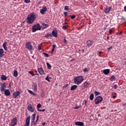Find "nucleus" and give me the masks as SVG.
<instances>
[{"label": "nucleus", "mask_w": 126, "mask_h": 126, "mask_svg": "<svg viewBox=\"0 0 126 126\" xmlns=\"http://www.w3.org/2000/svg\"><path fill=\"white\" fill-rule=\"evenodd\" d=\"M37 18V14L36 13L32 12L28 15L27 18V23L28 24H32Z\"/></svg>", "instance_id": "1"}, {"label": "nucleus", "mask_w": 126, "mask_h": 126, "mask_svg": "<svg viewBox=\"0 0 126 126\" xmlns=\"http://www.w3.org/2000/svg\"><path fill=\"white\" fill-rule=\"evenodd\" d=\"M84 80V79H83V76H78L74 78V82L75 84H77L78 85L80 84Z\"/></svg>", "instance_id": "2"}, {"label": "nucleus", "mask_w": 126, "mask_h": 126, "mask_svg": "<svg viewBox=\"0 0 126 126\" xmlns=\"http://www.w3.org/2000/svg\"><path fill=\"white\" fill-rule=\"evenodd\" d=\"M32 32H36L38 30H41V26L39 24L34 25L32 27Z\"/></svg>", "instance_id": "3"}, {"label": "nucleus", "mask_w": 126, "mask_h": 126, "mask_svg": "<svg viewBox=\"0 0 126 126\" xmlns=\"http://www.w3.org/2000/svg\"><path fill=\"white\" fill-rule=\"evenodd\" d=\"M26 49H28L29 51H32L34 50L33 47L32 46V44H31V42L30 41H28L26 44Z\"/></svg>", "instance_id": "4"}, {"label": "nucleus", "mask_w": 126, "mask_h": 126, "mask_svg": "<svg viewBox=\"0 0 126 126\" xmlns=\"http://www.w3.org/2000/svg\"><path fill=\"white\" fill-rule=\"evenodd\" d=\"M101 101H103V97L101 96H97L94 100L95 105H98Z\"/></svg>", "instance_id": "5"}, {"label": "nucleus", "mask_w": 126, "mask_h": 126, "mask_svg": "<svg viewBox=\"0 0 126 126\" xmlns=\"http://www.w3.org/2000/svg\"><path fill=\"white\" fill-rule=\"evenodd\" d=\"M0 85H1V87H0V92H1V93H3V92H4V91L5 90V88H6L5 83H3L0 82Z\"/></svg>", "instance_id": "6"}, {"label": "nucleus", "mask_w": 126, "mask_h": 126, "mask_svg": "<svg viewBox=\"0 0 126 126\" xmlns=\"http://www.w3.org/2000/svg\"><path fill=\"white\" fill-rule=\"evenodd\" d=\"M17 125V118L16 117L12 119L11 122L10 126H15Z\"/></svg>", "instance_id": "7"}, {"label": "nucleus", "mask_w": 126, "mask_h": 126, "mask_svg": "<svg viewBox=\"0 0 126 126\" xmlns=\"http://www.w3.org/2000/svg\"><path fill=\"white\" fill-rule=\"evenodd\" d=\"M21 93L20 92L17 91V92H14L13 93L12 96L14 99H16L18 96L20 95Z\"/></svg>", "instance_id": "8"}, {"label": "nucleus", "mask_w": 126, "mask_h": 126, "mask_svg": "<svg viewBox=\"0 0 126 126\" xmlns=\"http://www.w3.org/2000/svg\"><path fill=\"white\" fill-rule=\"evenodd\" d=\"M27 109L29 112H33L34 111V107H32V105L30 103L28 105Z\"/></svg>", "instance_id": "9"}, {"label": "nucleus", "mask_w": 126, "mask_h": 126, "mask_svg": "<svg viewBox=\"0 0 126 126\" xmlns=\"http://www.w3.org/2000/svg\"><path fill=\"white\" fill-rule=\"evenodd\" d=\"M46 11H47V7L45 6L40 9V13L41 14H45V12H46Z\"/></svg>", "instance_id": "10"}, {"label": "nucleus", "mask_w": 126, "mask_h": 126, "mask_svg": "<svg viewBox=\"0 0 126 126\" xmlns=\"http://www.w3.org/2000/svg\"><path fill=\"white\" fill-rule=\"evenodd\" d=\"M37 71L39 72L40 75H42L44 74V73H45V72L44 71V70H43V68L42 67L38 68L37 69Z\"/></svg>", "instance_id": "11"}, {"label": "nucleus", "mask_w": 126, "mask_h": 126, "mask_svg": "<svg viewBox=\"0 0 126 126\" xmlns=\"http://www.w3.org/2000/svg\"><path fill=\"white\" fill-rule=\"evenodd\" d=\"M93 40H89L87 41L86 44L88 47H91L93 45Z\"/></svg>", "instance_id": "12"}, {"label": "nucleus", "mask_w": 126, "mask_h": 126, "mask_svg": "<svg viewBox=\"0 0 126 126\" xmlns=\"http://www.w3.org/2000/svg\"><path fill=\"white\" fill-rule=\"evenodd\" d=\"M75 125L77 126H85L84 123L81 122H76Z\"/></svg>", "instance_id": "13"}, {"label": "nucleus", "mask_w": 126, "mask_h": 126, "mask_svg": "<svg viewBox=\"0 0 126 126\" xmlns=\"http://www.w3.org/2000/svg\"><path fill=\"white\" fill-rule=\"evenodd\" d=\"M26 125L29 126L30 125V116L27 117L26 120Z\"/></svg>", "instance_id": "14"}, {"label": "nucleus", "mask_w": 126, "mask_h": 126, "mask_svg": "<svg viewBox=\"0 0 126 126\" xmlns=\"http://www.w3.org/2000/svg\"><path fill=\"white\" fill-rule=\"evenodd\" d=\"M4 51L3 49L0 48V58H2L4 56Z\"/></svg>", "instance_id": "15"}, {"label": "nucleus", "mask_w": 126, "mask_h": 126, "mask_svg": "<svg viewBox=\"0 0 126 126\" xmlns=\"http://www.w3.org/2000/svg\"><path fill=\"white\" fill-rule=\"evenodd\" d=\"M4 95H5V96H9L10 95V92L8 89L5 90V91H4Z\"/></svg>", "instance_id": "16"}, {"label": "nucleus", "mask_w": 126, "mask_h": 126, "mask_svg": "<svg viewBox=\"0 0 126 126\" xmlns=\"http://www.w3.org/2000/svg\"><path fill=\"white\" fill-rule=\"evenodd\" d=\"M103 73H104V74H105V75H107V74H109L110 73V69H105L103 70Z\"/></svg>", "instance_id": "17"}, {"label": "nucleus", "mask_w": 126, "mask_h": 126, "mask_svg": "<svg viewBox=\"0 0 126 126\" xmlns=\"http://www.w3.org/2000/svg\"><path fill=\"white\" fill-rule=\"evenodd\" d=\"M111 8H112L111 7H107L106 8L104 9V11L105 13H108V12H110V10H111Z\"/></svg>", "instance_id": "18"}, {"label": "nucleus", "mask_w": 126, "mask_h": 126, "mask_svg": "<svg viewBox=\"0 0 126 126\" xmlns=\"http://www.w3.org/2000/svg\"><path fill=\"white\" fill-rule=\"evenodd\" d=\"M32 86L33 87V90L35 92H37V84L36 83H34L32 85Z\"/></svg>", "instance_id": "19"}, {"label": "nucleus", "mask_w": 126, "mask_h": 126, "mask_svg": "<svg viewBox=\"0 0 126 126\" xmlns=\"http://www.w3.org/2000/svg\"><path fill=\"white\" fill-rule=\"evenodd\" d=\"M52 35L54 36V37H58V32H55V31H53L52 32Z\"/></svg>", "instance_id": "20"}, {"label": "nucleus", "mask_w": 126, "mask_h": 126, "mask_svg": "<svg viewBox=\"0 0 126 126\" xmlns=\"http://www.w3.org/2000/svg\"><path fill=\"white\" fill-rule=\"evenodd\" d=\"M6 44H7V42H6V41H5L2 45V47L5 50V51H7V47H6Z\"/></svg>", "instance_id": "21"}, {"label": "nucleus", "mask_w": 126, "mask_h": 126, "mask_svg": "<svg viewBox=\"0 0 126 126\" xmlns=\"http://www.w3.org/2000/svg\"><path fill=\"white\" fill-rule=\"evenodd\" d=\"M76 88H77V85H74L71 87L70 90L73 91V90H75Z\"/></svg>", "instance_id": "22"}, {"label": "nucleus", "mask_w": 126, "mask_h": 126, "mask_svg": "<svg viewBox=\"0 0 126 126\" xmlns=\"http://www.w3.org/2000/svg\"><path fill=\"white\" fill-rule=\"evenodd\" d=\"M41 27H42L43 29H45V28L49 27V25L46 24H42Z\"/></svg>", "instance_id": "23"}, {"label": "nucleus", "mask_w": 126, "mask_h": 126, "mask_svg": "<svg viewBox=\"0 0 126 126\" xmlns=\"http://www.w3.org/2000/svg\"><path fill=\"white\" fill-rule=\"evenodd\" d=\"M90 83H88L87 81L85 82L84 83V87H85V88H87V87H88L90 85Z\"/></svg>", "instance_id": "24"}, {"label": "nucleus", "mask_w": 126, "mask_h": 126, "mask_svg": "<svg viewBox=\"0 0 126 126\" xmlns=\"http://www.w3.org/2000/svg\"><path fill=\"white\" fill-rule=\"evenodd\" d=\"M109 80H110V81H114L116 80V76L114 75L111 76V77L109 78Z\"/></svg>", "instance_id": "25"}, {"label": "nucleus", "mask_w": 126, "mask_h": 126, "mask_svg": "<svg viewBox=\"0 0 126 126\" xmlns=\"http://www.w3.org/2000/svg\"><path fill=\"white\" fill-rule=\"evenodd\" d=\"M1 79L2 80H6L7 79V78L6 77V76L4 75H1Z\"/></svg>", "instance_id": "26"}, {"label": "nucleus", "mask_w": 126, "mask_h": 126, "mask_svg": "<svg viewBox=\"0 0 126 126\" xmlns=\"http://www.w3.org/2000/svg\"><path fill=\"white\" fill-rule=\"evenodd\" d=\"M45 38H49V37H53V35H52V33H46V34L44 36Z\"/></svg>", "instance_id": "27"}, {"label": "nucleus", "mask_w": 126, "mask_h": 126, "mask_svg": "<svg viewBox=\"0 0 126 126\" xmlns=\"http://www.w3.org/2000/svg\"><path fill=\"white\" fill-rule=\"evenodd\" d=\"M94 99V94H92L90 95V100H91V101H93Z\"/></svg>", "instance_id": "28"}, {"label": "nucleus", "mask_w": 126, "mask_h": 126, "mask_svg": "<svg viewBox=\"0 0 126 126\" xmlns=\"http://www.w3.org/2000/svg\"><path fill=\"white\" fill-rule=\"evenodd\" d=\"M29 93H30V94H31V95H32V96H36V94L31 90H29Z\"/></svg>", "instance_id": "29"}, {"label": "nucleus", "mask_w": 126, "mask_h": 126, "mask_svg": "<svg viewBox=\"0 0 126 126\" xmlns=\"http://www.w3.org/2000/svg\"><path fill=\"white\" fill-rule=\"evenodd\" d=\"M14 76H15V77H17V76H18V73L17 72V70H14Z\"/></svg>", "instance_id": "30"}, {"label": "nucleus", "mask_w": 126, "mask_h": 126, "mask_svg": "<svg viewBox=\"0 0 126 126\" xmlns=\"http://www.w3.org/2000/svg\"><path fill=\"white\" fill-rule=\"evenodd\" d=\"M46 64L48 69H51V68H52V65H51L50 63H46Z\"/></svg>", "instance_id": "31"}, {"label": "nucleus", "mask_w": 126, "mask_h": 126, "mask_svg": "<svg viewBox=\"0 0 126 126\" xmlns=\"http://www.w3.org/2000/svg\"><path fill=\"white\" fill-rule=\"evenodd\" d=\"M36 118V114L34 113L32 115V119L31 120L35 121V119Z\"/></svg>", "instance_id": "32"}, {"label": "nucleus", "mask_w": 126, "mask_h": 126, "mask_svg": "<svg viewBox=\"0 0 126 126\" xmlns=\"http://www.w3.org/2000/svg\"><path fill=\"white\" fill-rule=\"evenodd\" d=\"M100 94H101L100 92H97L96 91H94V94L95 95V96H98V95H100Z\"/></svg>", "instance_id": "33"}, {"label": "nucleus", "mask_w": 126, "mask_h": 126, "mask_svg": "<svg viewBox=\"0 0 126 126\" xmlns=\"http://www.w3.org/2000/svg\"><path fill=\"white\" fill-rule=\"evenodd\" d=\"M53 48L52 49V52H54L55 51V48H56V47H57V45H56V44H53L52 45Z\"/></svg>", "instance_id": "34"}, {"label": "nucleus", "mask_w": 126, "mask_h": 126, "mask_svg": "<svg viewBox=\"0 0 126 126\" xmlns=\"http://www.w3.org/2000/svg\"><path fill=\"white\" fill-rule=\"evenodd\" d=\"M45 80H47V81H48V82H51V80H50V79H49V76H47L45 78Z\"/></svg>", "instance_id": "35"}, {"label": "nucleus", "mask_w": 126, "mask_h": 126, "mask_svg": "<svg viewBox=\"0 0 126 126\" xmlns=\"http://www.w3.org/2000/svg\"><path fill=\"white\" fill-rule=\"evenodd\" d=\"M64 10H69V7L68 6H65Z\"/></svg>", "instance_id": "36"}, {"label": "nucleus", "mask_w": 126, "mask_h": 126, "mask_svg": "<svg viewBox=\"0 0 126 126\" xmlns=\"http://www.w3.org/2000/svg\"><path fill=\"white\" fill-rule=\"evenodd\" d=\"M43 55L46 57V58H49V54H48V53H43Z\"/></svg>", "instance_id": "37"}, {"label": "nucleus", "mask_w": 126, "mask_h": 126, "mask_svg": "<svg viewBox=\"0 0 126 126\" xmlns=\"http://www.w3.org/2000/svg\"><path fill=\"white\" fill-rule=\"evenodd\" d=\"M29 73H30V74H31L32 75H33V76L36 75V74H34V73H33V71H30L29 72Z\"/></svg>", "instance_id": "38"}, {"label": "nucleus", "mask_w": 126, "mask_h": 126, "mask_svg": "<svg viewBox=\"0 0 126 126\" xmlns=\"http://www.w3.org/2000/svg\"><path fill=\"white\" fill-rule=\"evenodd\" d=\"M68 84H66L65 85H64L63 86V89H64V88H67V87H68Z\"/></svg>", "instance_id": "39"}, {"label": "nucleus", "mask_w": 126, "mask_h": 126, "mask_svg": "<svg viewBox=\"0 0 126 126\" xmlns=\"http://www.w3.org/2000/svg\"><path fill=\"white\" fill-rule=\"evenodd\" d=\"M76 17V15H71L70 18L71 19H74Z\"/></svg>", "instance_id": "40"}, {"label": "nucleus", "mask_w": 126, "mask_h": 126, "mask_svg": "<svg viewBox=\"0 0 126 126\" xmlns=\"http://www.w3.org/2000/svg\"><path fill=\"white\" fill-rule=\"evenodd\" d=\"M67 28V26H64L63 27L62 29H63V30H66Z\"/></svg>", "instance_id": "41"}, {"label": "nucleus", "mask_w": 126, "mask_h": 126, "mask_svg": "<svg viewBox=\"0 0 126 126\" xmlns=\"http://www.w3.org/2000/svg\"><path fill=\"white\" fill-rule=\"evenodd\" d=\"M41 107H42V105H41V104L38 103V104L37 105V109L41 108Z\"/></svg>", "instance_id": "42"}, {"label": "nucleus", "mask_w": 126, "mask_h": 126, "mask_svg": "<svg viewBox=\"0 0 126 126\" xmlns=\"http://www.w3.org/2000/svg\"><path fill=\"white\" fill-rule=\"evenodd\" d=\"M118 87V85H114L113 88H114V89H115V90H116V89Z\"/></svg>", "instance_id": "43"}, {"label": "nucleus", "mask_w": 126, "mask_h": 126, "mask_svg": "<svg viewBox=\"0 0 126 126\" xmlns=\"http://www.w3.org/2000/svg\"><path fill=\"white\" fill-rule=\"evenodd\" d=\"M41 97H42V98H44V97H45V93H44V92L42 93L41 94Z\"/></svg>", "instance_id": "44"}, {"label": "nucleus", "mask_w": 126, "mask_h": 126, "mask_svg": "<svg viewBox=\"0 0 126 126\" xmlns=\"http://www.w3.org/2000/svg\"><path fill=\"white\" fill-rule=\"evenodd\" d=\"M63 42H64V44L65 45H67V41H66V40L65 39V38H64V41H63Z\"/></svg>", "instance_id": "45"}, {"label": "nucleus", "mask_w": 126, "mask_h": 126, "mask_svg": "<svg viewBox=\"0 0 126 126\" xmlns=\"http://www.w3.org/2000/svg\"><path fill=\"white\" fill-rule=\"evenodd\" d=\"M84 72H87L88 71V69L87 68H85L83 70Z\"/></svg>", "instance_id": "46"}, {"label": "nucleus", "mask_w": 126, "mask_h": 126, "mask_svg": "<svg viewBox=\"0 0 126 126\" xmlns=\"http://www.w3.org/2000/svg\"><path fill=\"white\" fill-rule=\"evenodd\" d=\"M31 124L32 125H36V123H35V120H31Z\"/></svg>", "instance_id": "47"}, {"label": "nucleus", "mask_w": 126, "mask_h": 126, "mask_svg": "<svg viewBox=\"0 0 126 126\" xmlns=\"http://www.w3.org/2000/svg\"><path fill=\"white\" fill-rule=\"evenodd\" d=\"M42 49V45L40 44V45L38 46V51H40V50H41Z\"/></svg>", "instance_id": "48"}, {"label": "nucleus", "mask_w": 126, "mask_h": 126, "mask_svg": "<svg viewBox=\"0 0 126 126\" xmlns=\"http://www.w3.org/2000/svg\"><path fill=\"white\" fill-rule=\"evenodd\" d=\"M63 14L64 15V17H66V15H67V14H68V13L67 12H64L63 13Z\"/></svg>", "instance_id": "49"}, {"label": "nucleus", "mask_w": 126, "mask_h": 126, "mask_svg": "<svg viewBox=\"0 0 126 126\" xmlns=\"http://www.w3.org/2000/svg\"><path fill=\"white\" fill-rule=\"evenodd\" d=\"M25 2L26 3H29V2H30V0H25Z\"/></svg>", "instance_id": "50"}, {"label": "nucleus", "mask_w": 126, "mask_h": 126, "mask_svg": "<svg viewBox=\"0 0 126 126\" xmlns=\"http://www.w3.org/2000/svg\"><path fill=\"white\" fill-rule=\"evenodd\" d=\"M38 121H39V115H37L36 116V120L35 121V123H37V122H38Z\"/></svg>", "instance_id": "51"}, {"label": "nucleus", "mask_w": 126, "mask_h": 126, "mask_svg": "<svg viewBox=\"0 0 126 126\" xmlns=\"http://www.w3.org/2000/svg\"><path fill=\"white\" fill-rule=\"evenodd\" d=\"M112 49H113V47L110 46V47H109V48H107V50L108 51H110V50H112Z\"/></svg>", "instance_id": "52"}, {"label": "nucleus", "mask_w": 126, "mask_h": 126, "mask_svg": "<svg viewBox=\"0 0 126 126\" xmlns=\"http://www.w3.org/2000/svg\"><path fill=\"white\" fill-rule=\"evenodd\" d=\"M8 88H10V89H11V84H10V83L9 84Z\"/></svg>", "instance_id": "53"}, {"label": "nucleus", "mask_w": 126, "mask_h": 126, "mask_svg": "<svg viewBox=\"0 0 126 126\" xmlns=\"http://www.w3.org/2000/svg\"><path fill=\"white\" fill-rule=\"evenodd\" d=\"M79 108H80V107H79V106H76V107H74V109H76V110H77V109H79Z\"/></svg>", "instance_id": "54"}, {"label": "nucleus", "mask_w": 126, "mask_h": 126, "mask_svg": "<svg viewBox=\"0 0 126 126\" xmlns=\"http://www.w3.org/2000/svg\"><path fill=\"white\" fill-rule=\"evenodd\" d=\"M113 32V30L112 29L109 30V33L112 34V32Z\"/></svg>", "instance_id": "55"}, {"label": "nucleus", "mask_w": 126, "mask_h": 126, "mask_svg": "<svg viewBox=\"0 0 126 126\" xmlns=\"http://www.w3.org/2000/svg\"><path fill=\"white\" fill-rule=\"evenodd\" d=\"M126 18L124 16H122L121 17V20H125Z\"/></svg>", "instance_id": "56"}, {"label": "nucleus", "mask_w": 126, "mask_h": 126, "mask_svg": "<svg viewBox=\"0 0 126 126\" xmlns=\"http://www.w3.org/2000/svg\"><path fill=\"white\" fill-rule=\"evenodd\" d=\"M39 109L40 108H37V110L38 111V112H41V110Z\"/></svg>", "instance_id": "57"}, {"label": "nucleus", "mask_w": 126, "mask_h": 126, "mask_svg": "<svg viewBox=\"0 0 126 126\" xmlns=\"http://www.w3.org/2000/svg\"><path fill=\"white\" fill-rule=\"evenodd\" d=\"M41 2H42V1H39L37 3V4L39 5L41 3Z\"/></svg>", "instance_id": "58"}, {"label": "nucleus", "mask_w": 126, "mask_h": 126, "mask_svg": "<svg viewBox=\"0 0 126 126\" xmlns=\"http://www.w3.org/2000/svg\"><path fill=\"white\" fill-rule=\"evenodd\" d=\"M124 11L126 12V6H124Z\"/></svg>", "instance_id": "59"}, {"label": "nucleus", "mask_w": 126, "mask_h": 126, "mask_svg": "<svg viewBox=\"0 0 126 126\" xmlns=\"http://www.w3.org/2000/svg\"><path fill=\"white\" fill-rule=\"evenodd\" d=\"M46 111V110L45 109H42L41 110V112H45Z\"/></svg>", "instance_id": "60"}, {"label": "nucleus", "mask_w": 126, "mask_h": 126, "mask_svg": "<svg viewBox=\"0 0 126 126\" xmlns=\"http://www.w3.org/2000/svg\"><path fill=\"white\" fill-rule=\"evenodd\" d=\"M73 61H75V59H72L70 60V62H73Z\"/></svg>", "instance_id": "61"}, {"label": "nucleus", "mask_w": 126, "mask_h": 126, "mask_svg": "<svg viewBox=\"0 0 126 126\" xmlns=\"http://www.w3.org/2000/svg\"><path fill=\"white\" fill-rule=\"evenodd\" d=\"M126 105V103H123V107H125V106Z\"/></svg>", "instance_id": "62"}, {"label": "nucleus", "mask_w": 126, "mask_h": 126, "mask_svg": "<svg viewBox=\"0 0 126 126\" xmlns=\"http://www.w3.org/2000/svg\"><path fill=\"white\" fill-rule=\"evenodd\" d=\"M42 126H45V125H46V123H43L42 124Z\"/></svg>", "instance_id": "63"}, {"label": "nucleus", "mask_w": 126, "mask_h": 126, "mask_svg": "<svg viewBox=\"0 0 126 126\" xmlns=\"http://www.w3.org/2000/svg\"><path fill=\"white\" fill-rule=\"evenodd\" d=\"M113 99H115V98H116V96L114 95L113 97H112Z\"/></svg>", "instance_id": "64"}]
</instances>
